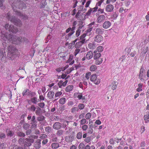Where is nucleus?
<instances>
[{"label": "nucleus", "instance_id": "1", "mask_svg": "<svg viewBox=\"0 0 149 149\" xmlns=\"http://www.w3.org/2000/svg\"><path fill=\"white\" fill-rule=\"evenodd\" d=\"M6 32L4 31L3 30L0 29V32L1 31L2 36L1 38L2 41L3 42L2 45L4 48L8 46L7 42H10L14 44H17L20 42L28 41V40L25 38L18 37L16 36H14L11 34V33H15L18 31L17 29L13 27V25H9L8 24H6L4 26Z\"/></svg>", "mask_w": 149, "mask_h": 149}, {"label": "nucleus", "instance_id": "2", "mask_svg": "<svg viewBox=\"0 0 149 149\" xmlns=\"http://www.w3.org/2000/svg\"><path fill=\"white\" fill-rule=\"evenodd\" d=\"M8 56L12 60L13 57L14 58L17 54V50L16 48L13 45H9L8 48Z\"/></svg>", "mask_w": 149, "mask_h": 149}, {"label": "nucleus", "instance_id": "3", "mask_svg": "<svg viewBox=\"0 0 149 149\" xmlns=\"http://www.w3.org/2000/svg\"><path fill=\"white\" fill-rule=\"evenodd\" d=\"M101 54L100 53L97 52L96 51H94L93 52V57L94 59L96 60L95 63L96 64L99 65L102 62V59L100 57Z\"/></svg>", "mask_w": 149, "mask_h": 149}, {"label": "nucleus", "instance_id": "4", "mask_svg": "<svg viewBox=\"0 0 149 149\" xmlns=\"http://www.w3.org/2000/svg\"><path fill=\"white\" fill-rule=\"evenodd\" d=\"M90 80L96 85L98 84L100 82V79L97 77L95 74H93L91 75Z\"/></svg>", "mask_w": 149, "mask_h": 149}, {"label": "nucleus", "instance_id": "5", "mask_svg": "<svg viewBox=\"0 0 149 149\" xmlns=\"http://www.w3.org/2000/svg\"><path fill=\"white\" fill-rule=\"evenodd\" d=\"M93 57V52L92 51H90L87 52L86 56L83 57L81 60L82 61H84L86 59L89 60L91 59Z\"/></svg>", "mask_w": 149, "mask_h": 149}, {"label": "nucleus", "instance_id": "6", "mask_svg": "<svg viewBox=\"0 0 149 149\" xmlns=\"http://www.w3.org/2000/svg\"><path fill=\"white\" fill-rule=\"evenodd\" d=\"M103 40V37L100 35H97L94 38V41L96 42L100 43Z\"/></svg>", "mask_w": 149, "mask_h": 149}, {"label": "nucleus", "instance_id": "7", "mask_svg": "<svg viewBox=\"0 0 149 149\" xmlns=\"http://www.w3.org/2000/svg\"><path fill=\"white\" fill-rule=\"evenodd\" d=\"M105 19L106 17L104 15H101L98 16L97 21L98 23H102L103 22Z\"/></svg>", "mask_w": 149, "mask_h": 149}, {"label": "nucleus", "instance_id": "8", "mask_svg": "<svg viewBox=\"0 0 149 149\" xmlns=\"http://www.w3.org/2000/svg\"><path fill=\"white\" fill-rule=\"evenodd\" d=\"M34 140L33 139H25V146H31V144L34 142Z\"/></svg>", "mask_w": 149, "mask_h": 149}, {"label": "nucleus", "instance_id": "9", "mask_svg": "<svg viewBox=\"0 0 149 149\" xmlns=\"http://www.w3.org/2000/svg\"><path fill=\"white\" fill-rule=\"evenodd\" d=\"M114 9L113 6L111 4L107 5L105 8V11L107 12H112Z\"/></svg>", "mask_w": 149, "mask_h": 149}, {"label": "nucleus", "instance_id": "10", "mask_svg": "<svg viewBox=\"0 0 149 149\" xmlns=\"http://www.w3.org/2000/svg\"><path fill=\"white\" fill-rule=\"evenodd\" d=\"M75 98H77L78 100H84L85 99V97L82 95V94L81 93H76L74 94Z\"/></svg>", "mask_w": 149, "mask_h": 149}, {"label": "nucleus", "instance_id": "11", "mask_svg": "<svg viewBox=\"0 0 149 149\" xmlns=\"http://www.w3.org/2000/svg\"><path fill=\"white\" fill-rule=\"evenodd\" d=\"M111 22L108 21H105L103 24V27L104 29H107L109 28L111 26Z\"/></svg>", "mask_w": 149, "mask_h": 149}, {"label": "nucleus", "instance_id": "12", "mask_svg": "<svg viewBox=\"0 0 149 149\" xmlns=\"http://www.w3.org/2000/svg\"><path fill=\"white\" fill-rule=\"evenodd\" d=\"M141 69L139 75V78L141 81H143L146 80V76L145 74H143V71H141Z\"/></svg>", "mask_w": 149, "mask_h": 149}, {"label": "nucleus", "instance_id": "13", "mask_svg": "<svg viewBox=\"0 0 149 149\" xmlns=\"http://www.w3.org/2000/svg\"><path fill=\"white\" fill-rule=\"evenodd\" d=\"M143 119L145 123H149V112L146 113L143 116Z\"/></svg>", "mask_w": 149, "mask_h": 149}, {"label": "nucleus", "instance_id": "14", "mask_svg": "<svg viewBox=\"0 0 149 149\" xmlns=\"http://www.w3.org/2000/svg\"><path fill=\"white\" fill-rule=\"evenodd\" d=\"M61 127V124L59 122H56L53 125V127L54 129L58 130L60 129Z\"/></svg>", "mask_w": 149, "mask_h": 149}, {"label": "nucleus", "instance_id": "15", "mask_svg": "<svg viewBox=\"0 0 149 149\" xmlns=\"http://www.w3.org/2000/svg\"><path fill=\"white\" fill-rule=\"evenodd\" d=\"M104 30L102 28H97L95 30V33L98 35L102 34L104 32Z\"/></svg>", "mask_w": 149, "mask_h": 149}, {"label": "nucleus", "instance_id": "16", "mask_svg": "<svg viewBox=\"0 0 149 149\" xmlns=\"http://www.w3.org/2000/svg\"><path fill=\"white\" fill-rule=\"evenodd\" d=\"M54 95V92L53 91H49L47 93V97L49 99H52L53 98Z\"/></svg>", "mask_w": 149, "mask_h": 149}, {"label": "nucleus", "instance_id": "17", "mask_svg": "<svg viewBox=\"0 0 149 149\" xmlns=\"http://www.w3.org/2000/svg\"><path fill=\"white\" fill-rule=\"evenodd\" d=\"M117 85V82L116 81H114L112 82L110 86L112 89L114 90L116 89Z\"/></svg>", "mask_w": 149, "mask_h": 149}, {"label": "nucleus", "instance_id": "18", "mask_svg": "<svg viewBox=\"0 0 149 149\" xmlns=\"http://www.w3.org/2000/svg\"><path fill=\"white\" fill-rule=\"evenodd\" d=\"M84 40H80L79 42H77L75 45V47L76 48L80 47L81 46V45L84 44Z\"/></svg>", "mask_w": 149, "mask_h": 149}, {"label": "nucleus", "instance_id": "19", "mask_svg": "<svg viewBox=\"0 0 149 149\" xmlns=\"http://www.w3.org/2000/svg\"><path fill=\"white\" fill-rule=\"evenodd\" d=\"M41 109L39 107H37L35 111V113L37 115L40 116L41 115Z\"/></svg>", "mask_w": 149, "mask_h": 149}, {"label": "nucleus", "instance_id": "20", "mask_svg": "<svg viewBox=\"0 0 149 149\" xmlns=\"http://www.w3.org/2000/svg\"><path fill=\"white\" fill-rule=\"evenodd\" d=\"M51 147L53 149H56L59 147V144L56 143H53L51 144Z\"/></svg>", "mask_w": 149, "mask_h": 149}, {"label": "nucleus", "instance_id": "21", "mask_svg": "<svg viewBox=\"0 0 149 149\" xmlns=\"http://www.w3.org/2000/svg\"><path fill=\"white\" fill-rule=\"evenodd\" d=\"M92 30L91 29H88L86 31V33L84 34L86 36H91L92 34V32H91Z\"/></svg>", "mask_w": 149, "mask_h": 149}, {"label": "nucleus", "instance_id": "22", "mask_svg": "<svg viewBox=\"0 0 149 149\" xmlns=\"http://www.w3.org/2000/svg\"><path fill=\"white\" fill-rule=\"evenodd\" d=\"M74 62V61L72 60V57L71 56H70L66 62L67 63H70V65H72L73 64Z\"/></svg>", "mask_w": 149, "mask_h": 149}, {"label": "nucleus", "instance_id": "23", "mask_svg": "<svg viewBox=\"0 0 149 149\" xmlns=\"http://www.w3.org/2000/svg\"><path fill=\"white\" fill-rule=\"evenodd\" d=\"M97 69L96 66L95 65H93L90 66V70L91 72L95 71Z\"/></svg>", "mask_w": 149, "mask_h": 149}, {"label": "nucleus", "instance_id": "24", "mask_svg": "<svg viewBox=\"0 0 149 149\" xmlns=\"http://www.w3.org/2000/svg\"><path fill=\"white\" fill-rule=\"evenodd\" d=\"M25 139H24L23 138H21L19 139V143L21 145L24 144L25 146Z\"/></svg>", "mask_w": 149, "mask_h": 149}, {"label": "nucleus", "instance_id": "25", "mask_svg": "<svg viewBox=\"0 0 149 149\" xmlns=\"http://www.w3.org/2000/svg\"><path fill=\"white\" fill-rule=\"evenodd\" d=\"M73 86L72 85H69L67 86L65 88V91L67 92H69L71 91L72 89Z\"/></svg>", "mask_w": 149, "mask_h": 149}, {"label": "nucleus", "instance_id": "26", "mask_svg": "<svg viewBox=\"0 0 149 149\" xmlns=\"http://www.w3.org/2000/svg\"><path fill=\"white\" fill-rule=\"evenodd\" d=\"M103 50V47L102 46H99L98 47L95 51H96L97 52L100 53L102 52Z\"/></svg>", "mask_w": 149, "mask_h": 149}, {"label": "nucleus", "instance_id": "27", "mask_svg": "<svg viewBox=\"0 0 149 149\" xmlns=\"http://www.w3.org/2000/svg\"><path fill=\"white\" fill-rule=\"evenodd\" d=\"M66 99L65 97L61 98L59 101V103L61 104H63L65 102Z\"/></svg>", "mask_w": 149, "mask_h": 149}, {"label": "nucleus", "instance_id": "28", "mask_svg": "<svg viewBox=\"0 0 149 149\" xmlns=\"http://www.w3.org/2000/svg\"><path fill=\"white\" fill-rule=\"evenodd\" d=\"M86 36L85 35L84 33L77 39L79 40V41L84 40V43H85V38Z\"/></svg>", "mask_w": 149, "mask_h": 149}, {"label": "nucleus", "instance_id": "29", "mask_svg": "<svg viewBox=\"0 0 149 149\" xmlns=\"http://www.w3.org/2000/svg\"><path fill=\"white\" fill-rule=\"evenodd\" d=\"M39 100L36 97H34L31 99V101L34 104H36L39 102Z\"/></svg>", "mask_w": 149, "mask_h": 149}, {"label": "nucleus", "instance_id": "30", "mask_svg": "<svg viewBox=\"0 0 149 149\" xmlns=\"http://www.w3.org/2000/svg\"><path fill=\"white\" fill-rule=\"evenodd\" d=\"M88 47L90 49H94L95 47V45L93 43H90L88 45Z\"/></svg>", "mask_w": 149, "mask_h": 149}, {"label": "nucleus", "instance_id": "31", "mask_svg": "<svg viewBox=\"0 0 149 149\" xmlns=\"http://www.w3.org/2000/svg\"><path fill=\"white\" fill-rule=\"evenodd\" d=\"M104 0H100L99 1H98L96 3L95 6L97 7L98 8V7H100L102 3L104 2Z\"/></svg>", "mask_w": 149, "mask_h": 149}, {"label": "nucleus", "instance_id": "32", "mask_svg": "<svg viewBox=\"0 0 149 149\" xmlns=\"http://www.w3.org/2000/svg\"><path fill=\"white\" fill-rule=\"evenodd\" d=\"M83 9V6H81L80 7L79 10H78V11L77 13V14L76 15V16L77 17L79 16L80 14L81 13V11L82 10V9Z\"/></svg>", "mask_w": 149, "mask_h": 149}, {"label": "nucleus", "instance_id": "33", "mask_svg": "<svg viewBox=\"0 0 149 149\" xmlns=\"http://www.w3.org/2000/svg\"><path fill=\"white\" fill-rule=\"evenodd\" d=\"M5 52L3 49H0V59L4 56Z\"/></svg>", "mask_w": 149, "mask_h": 149}, {"label": "nucleus", "instance_id": "34", "mask_svg": "<svg viewBox=\"0 0 149 149\" xmlns=\"http://www.w3.org/2000/svg\"><path fill=\"white\" fill-rule=\"evenodd\" d=\"M138 87L136 89L137 91L139 92L141 91L142 90V84L140 83L138 84Z\"/></svg>", "mask_w": 149, "mask_h": 149}, {"label": "nucleus", "instance_id": "35", "mask_svg": "<svg viewBox=\"0 0 149 149\" xmlns=\"http://www.w3.org/2000/svg\"><path fill=\"white\" fill-rule=\"evenodd\" d=\"M45 117L42 116H40L37 118V119L38 121H42L44 120Z\"/></svg>", "mask_w": 149, "mask_h": 149}, {"label": "nucleus", "instance_id": "36", "mask_svg": "<svg viewBox=\"0 0 149 149\" xmlns=\"http://www.w3.org/2000/svg\"><path fill=\"white\" fill-rule=\"evenodd\" d=\"M78 108L77 107H72L71 109V111L73 113H75L76 111H78Z\"/></svg>", "mask_w": 149, "mask_h": 149}, {"label": "nucleus", "instance_id": "37", "mask_svg": "<svg viewBox=\"0 0 149 149\" xmlns=\"http://www.w3.org/2000/svg\"><path fill=\"white\" fill-rule=\"evenodd\" d=\"M95 24V22H91L90 24H89L88 26V28L89 29H91V30H92Z\"/></svg>", "mask_w": 149, "mask_h": 149}, {"label": "nucleus", "instance_id": "38", "mask_svg": "<svg viewBox=\"0 0 149 149\" xmlns=\"http://www.w3.org/2000/svg\"><path fill=\"white\" fill-rule=\"evenodd\" d=\"M82 137V133L81 132H79L77 134L76 137L77 138L79 139H81Z\"/></svg>", "mask_w": 149, "mask_h": 149}, {"label": "nucleus", "instance_id": "39", "mask_svg": "<svg viewBox=\"0 0 149 149\" xmlns=\"http://www.w3.org/2000/svg\"><path fill=\"white\" fill-rule=\"evenodd\" d=\"M74 27H73L71 29L70 32L68 34V35L67 36L68 37H70L74 33Z\"/></svg>", "mask_w": 149, "mask_h": 149}, {"label": "nucleus", "instance_id": "40", "mask_svg": "<svg viewBox=\"0 0 149 149\" xmlns=\"http://www.w3.org/2000/svg\"><path fill=\"white\" fill-rule=\"evenodd\" d=\"M52 38L51 36L50 35H49L47 36V38L45 39V42L46 43L48 42Z\"/></svg>", "mask_w": 149, "mask_h": 149}, {"label": "nucleus", "instance_id": "41", "mask_svg": "<svg viewBox=\"0 0 149 149\" xmlns=\"http://www.w3.org/2000/svg\"><path fill=\"white\" fill-rule=\"evenodd\" d=\"M84 107V105L83 104H79L78 105V108L80 110L83 109Z\"/></svg>", "mask_w": 149, "mask_h": 149}, {"label": "nucleus", "instance_id": "42", "mask_svg": "<svg viewBox=\"0 0 149 149\" xmlns=\"http://www.w3.org/2000/svg\"><path fill=\"white\" fill-rule=\"evenodd\" d=\"M79 86L80 88H82V89L86 88H87L86 87H85L84 86L83 84H82V82H81L79 83Z\"/></svg>", "mask_w": 149, "mask_h": 149}, {"label": "nucleus", "instance_id": "43", "mask_svg": "<svg viewBox=\"0 0 149 149\" xmlns=\"http://www.w3.org/2000/svg\"><path fill=\"white\" fill-rule=\"evenodd\" d=\"M7 135L8 136H13L14 133L13 132L8 130L7 131Z\"/></svg>", "mask_w": 149, "mask_h": 149}, {"label": "nucleus", "instance_id": "44", "mask_svg": "<svg viewBox=\"0 0 149 149\" xmlns=\"http://www.w3.org/2000/svg\"><path fill=\"white\" fill-rule=\"evenodd\" d=\"M62 93L61 91H58L56 92L55 94V97H59L62 94Z\"/></svg>", "mask_w": 149, "mask_h": 149}, {"label": "nucleus", "instance_id": "45", "mask_svg": "<svg viewBox=\"0 0 149 149\" xmlns=\"http://www.w3.org/2000/svg\"><path fill=\"white\" fill-rule=\"evenodd\" d=\"M85 146V145L83 143H80L78 146L79 149H84Z\"/></svg>", "mask_w": 149, "mask_h": 149}, {"label": "nucleus", "instance_id": "46", "mask_svg": "<svg viewBox=\"0 0 149 149\" xmlns=\"http://www.w3.org/2000/svg\"><path fill=\"white\" fill-rule=\"evenodd\" d=\"M69 122L68 121L65 120L63 122V124L62 126V128H64L66 127L67 125H68Z\"/></svg>", "mask_w": 149, "mask_h": 149}, {"label": "nucleus", "instance_id": "47", "mask_svg": "<svg viewBox=\"0 0 149 149\" xmlns=\"http://www.w3.org/2000/svg\"><path fill=\"white\" fill-rule=\"evenodd\" d=\"M91 75V72H87L86 74L85 78L87 79V81L89 79Z\"/></svg>", "mask_w": 149, "mask_h": 149}, {"label": "nucleus", "instance_id": "48", "mask_svg": "<svg viewBox=\"0 0 149 149\" xmlns=\"http://www.w3.org/2000/svg\"><path fill=\"white\" fill-rule=\"evenodd\" d=\"M98 12L99 13L102 14L104 13L105 15H106V13L104 12V10L103 9L99 8L97 10Z\"/></svg>", "mask_w": 149, "mask_h": 149}, {"label": "nucleus", "instance_id": "49", "mask_svg": "<svg viewBox=\"0 0 149 149\" xmlns=\"http://www.w3.org/2000/svg\"><path fill=\"white\" fill-rule=\"evenodd\" d=\"M45 130L46 132H50L52 131V128L49 127H45Z\"/></svg>", "mask_w": 149, "mask_h": 149}, {"label": "nucleus", "instance_id": "50", "mask_svg": "<svg viewBox=\"0 0 149 149\" xmlns=\"http://www.w3.org/2000/svg\"><path fill=\"white\" fill-rule=\"evenodd\" d=\"M93 9L90 8V9L88 10V12L86 13V15H90L91 14L92 12H93Z\"/></svg>", "mask_w": 149, "mask_h": 149}, {"label": "nucleus", "instance_id": "51", "mask_svg": "<svg viewBox=\"0 0 149 149\" xmlns=\"http://www.w3.org/2000/svg\"><path fill=\"white\" fill-rule=\"evenodd\" d=\"M91 116V114L90 113H87L86 115L85 118L87 119H89Z\"/></svg>", "mask_w": 149, "mask_h": 149}, {"label": "nucleus", "instance_id": "52", "mask_svg": "<svg viewBox=\"0 0 149 149\" xmlns=\"http://www.w3.org/2000/svg\"><path fill=\"white\" fill-rule=\"evenodd\" d=\"M80 49H76L74 52V55L75 56H76L80 52Z\"/></svg>", "mask_w": 149, "mask_h": 149}, {"label": "nucleus", "instance_id": "53", "mask_svg": "<svg viewBox=\"0 0 149 149\" xmlns=\"http://www.w3.org/2000/svg\"><path fill=\"white\" fill-rule=\"evenodd\" d=\"M36 109L34 105H32L30 107V110L32 111H35Z\"/></svg>", "mask_w": 149, "mask_h": 149}, {"label": "nucleus", "instance_id": "54", "mask_svg": "<svg viewBox=\"0 0 149 149\" xmlns=\"http://www.w3.org/2000/svg\"><path fill=\"white\" fill-rule=\"evenodd\" d=\"M29 124L25 123L24 124L23 127L24 129L26 130L29 128Z\"/></svg>", "mask_w": 149, "mask_h": 149}, {"label": "nucleus", "instance_id": "55", "mask_svg": "<svg viewBox=\"0 0 149 149\" xmlns=\"http://www.w3.org/2000/svg\"><path fill=\"white\" fill-rule=\"evenodd\" d=\"M81 31V30L80 29H78L76 31V36L77 37H78L79 36L80 34Z\"/></svg>", "mask_w": 149, "mask_h": 149}, {"label": "nucleus", "instance_id": "56", "mask_svg": "<svg viewBox=\"0 0 149 149\" xmlns=\"http://www.w3.org/2000/svg\"><path fill=\"white\" fill-rule=\"evenodd\" d=\"M56 71L58 72H60L61 71H64L65 70V69H64L63 68H57L56 70Z\"/></svg>", "mask_w": 149, "mask_h": 149}, {"label": "nucleus", "instance_id": "57", "mask_svg": "<svg viewBox=\"0 0 149 149\" xmlns=\"http://www.w3.org/2000/svg\"><path fill=\"white\" fill-rule=\"evenodd\" d=\"M77 40V39H76L75 40H74V41H73L72 42V43H70L69 45V46L71 47H73L74 46V44H75V42H76Z\"/></svg>", "mask_w": 149, "mask_h": 149}, {"label": "nucleus", "instance_id": "58", "mask_svg": "<svg viewBox=\"0 0 149 149\" xmlns=\"http://www.w3.org/2000/svg\"><path fill=\"white\" fill-rule=\"evenodd\" d=\"M37 122H32L31 124H32L31 128H36L37 127Z\"/></svg>", "mask_w": 149, "mask_h": 149}, {"label": "nucleus", "instance_id": "59", "mask_svg": "<svg viewBox=\"0 0 149 149\" xmlns=\"http://www.w3.org/2000/svg\"><path fill=\"white\" fill-rule=\"evenodd\" d=\"M84 141L85 142L88 143L91 141V138L89 136L87 137L84 139Z\"/></svg>", "mask_w": 149, "mask_h": 149}, {"label": "nucleus", "instance_id": "60", "mask_svg": "<svg viewBox=\"0 0 149 149\" xmlns=\"http://www.w3.org/2000/svg\"><path fill=\"white\" fill-rule=\"evenodd\" d=\"M29 91L28 89H25L22 92V94L23 96H26L27 94L28 91Z\"/></svg>", "mask_w": 149, "mask_h": 149}, {"label": "nucleus", "instance_id": "61", "mask_svg": "<svg viewBox=\"0 0 149 149\" xmlns=\"http://www.w3.org/2000/svg\"><path fill=\"white\" fill-rule=\"evenodd\" d=\"M40 141H39L38 142H37L36 143L37 144H36L35 146V147L36 148H39L40 147Z\"/></svg>", "mask_w": 149, "mask_h": 149}, {"label": "nucleus", "instance_id": "62", "mask_svg": "<svg viewBox=\"0 0 149 149\" xmlns=\"http://www.w3.org/2000/svg\"><path fill=\"white\" fill-rule=\"evenodd\" d=\"M63 132V131L62 130H58L57 132V134L58 135L60 136L62 134Z\"/></svg>", "mask_w": 149, "mask_h": 149}, {"label": "nucleus", "instance_id": "63", "mask_svg": "<svg viewBox=\"0 0 149 149\" xmlns=\"http://www.w3.org/2000/svg\"><path fill=\"white\" fill-rule=\"evenodd\" d=\"M18 135L19 136L24 137L25 136V134L24 133L19 132L18 133Z\"/></svg>", "mask_w": 149, "mask_h": 149}, {"label": "nucleus", "instance_id": "64", "mask_svg": "<svg viewBox=\"0 0 149 149\" xmlns=\"http://www.w3.org/2000/svg\"><path fill=\"white\" fill-rule=\"evenodd\" d=\"M88 128V126L86 125H83L82 127V129L84 131H86L87 130Z\"/></svg>", "mask_w": 149, "mask_h": 149}]
</instances>
